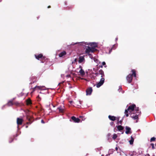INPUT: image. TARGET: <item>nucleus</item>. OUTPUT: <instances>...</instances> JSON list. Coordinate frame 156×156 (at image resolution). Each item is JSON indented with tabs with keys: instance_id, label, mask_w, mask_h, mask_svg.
<instances>
[{
	"instance_id": "obj_1",
	"label": "nucleus",
	"mask_w": 156,
	"mask_h": 156,
	"mask_svg": "<svg viewBox=\"0 0 156 156\" xmlns=\"http://www.w3.org/2000/svg\"><path fill=\"white\" fill-rule=\"evenodd\" d=\"M98 73L101 75V77L100 81L97 83L96 85V87H99L103 84L105 81V78L103 77L105 76V74L104 71L102 69H100L98 71Z\"/></svg>"
},
{
	"instance_id": "obj_2",
	"label": "nucleus",
	"mask_w": 156,
	"mask_h": 156,
	"mask_svg": "<svg viewBox=\"0 0 156 156\" xmlns=\"http://www.w3.org/2000/svg\"><path fill=\"white\" fill-rule=\"evenodd\" d=\"M131 72L132 73V74H129L126 77V80L129 83H130L132 82L133 76L135 77H136L135 70L133 69L132 70Z\"/></svg>"
},
{
	"instance_id": "obj_3",
	"label": "nucleus",
	"mask_w": 156,
	"mask_h": 156,
	"mask_svg": "<svg viewBox=\"0 0 156 156\" xmlns=\"http://www.w3.org/2000/svg\"><path fill=\"white\" fill-rule=\"evenodd\" d=\"M30 112L29 110L26 112V119L29 122H27V124L28 125L30 124L33 121V119L32 116L30 115Z\"/></svg>"
},
{
	"instance_id": "obj_4",
	"label": "nucleus",
	"mask_w": 156,
	"mask_h": 156,
	"mask_svg": "<svg viewBox=\"0 0 156 156\" xmlns=\"http://www.w3.org/2000/svg\"><path fill=\"white\" fill-rule=\"evenodd\" d=\"M97 50L94 48H91L89 46H87L85 49V52L86 53L88 54V55H90V53H93L97 51Z\"/></svg>"
},
{
	"instance_id": "obj_5",
	"label": "nucleus",
	"mask_w": 156,
	"mask_h": 156,
	"mask_svg": "<svg viewBox=\"0 0 156 156\" xmlns=\"http://www.w3.org/2000/svg\"><path fill=\"white\" fill-rule=\"evenodd\" d=\"M34 56L38 60H41L42 62H44L43 60L45 59V57L43 56V55L42 54L35 55Z\"/></svg>"
},
{
	"instance_id": "obj_6",
	"label": "nucleus",
	"mask_w": 156,
	"mask_h": 156,
	"mask_svg": "<svg viewBox=\"0 0 156 156\" xmlns=\"http://www.w3.org/2000/svg\"><path fill=\"white\" fill-rule=\"evenodd\" d=\"M136 105L135 104H133L131 105H130L127 109H126V112H127V110L130 112L133 111Z\"/></svg>"
},
{
	"instance_id": "obj_7",
	"label": "nucleus",
	"mask_w": 156,
	"mask_h": 156,
	"mask_svg": "<svg viewBox=\"0 0 156 156\" xmlns=\"http://www.w3.org/2000/svg\"><path fill=\"white\" fill-rule=\"evenodd\" d=\"M141 113V112L140 111L139 112H137V114H136L135 116H130L133 119L136 120V122H138V115H140Z\"/></svg>"
},
{
	"instance_id": "obj_8",
	"label": "nucleus",
	"mask_w": 156,
	"mask_h": 156,
	"mask_svg": "<svg viewBox=\"0 0 156 156\" xmlns=\"http://www.w3.org/2000/svg\"><path fill=\"white\" fill-rule=\"evenodd\" d=\"M85 44L86 45H89L90 46H92V48H94L98 47V45L97 43L94 42L90 43H85Z\"/></svg>"
},
{
	"instance_id": "obj_9",
	"label": "nucleus",
	"mask_w": 156,
	"mask_h": 156,
	"mask_svg": "<svg viewBox=\"0 0 156 156\" xmlns=\"http://www.w3.org/2000/svg\"><path fill=\"white\" fill-rule=\"evenodd\" d=\"M71 119L74 122L76 123L79 122L80 120L79 118H76L74 116H72L71 118Z\"/></svg>"
},
{
	"instance_id": "obj_10",
	"label": "nucleus",
	"mask_w": 156,
	"mask_h": 156,
	"mask_svg": "<svg viewBox=\"0 0 156 156\" xmlns=\"http://www.w3.org/2000/svg\"><path fill=\"white\" fill-rule=\"evenodd\" d=\"M92 91L93 90L91 87L88 88L86 90V95H90L91 94Z\"/></svg>"
},
{
	"instance_id": "obj_11",
	"label": "nucleus",
	"mask_w": 156,
	"mask_h": 156,
	"mask_svg": "<svg viewBox=\"0 0 156 156\" xmlns=\"http://www.w3.org/2000/svg\"><path fill=\"white\" fill-rule=\"evenodd\" d=\"M23 120L22 118H17V124L18 126L21 125L22 124Z\"/></svg>"
},
{
	"instance_id": "obj_12",
	"label": "nucleus",
	"mask_w": 156,
	"mask_h": 156,
	"mask_svg": "<svg viewBox=\"0 0 156 156\" xmlns=\"http://www.w3.org/2000/svg\"><path fill=\"white\" fill-rule=\"evenodd\" d=\"M60 112L63 113L64 112V106L63 105L60 106L57 108Z\"/></svg>"
},
{
	"instance_id": "obj_13",
	"label": "nucleus",
	"mask_w": 156,
	"mask_h": 156,
	"mask_svg": "<svg viewBox=\"0 0 156 156\" xmlns=\"http://www.w3.org/2000/svg\"><path fill=\"white\" fill-rule=\"evenodd\" d=\"M125 128L126 129L125 133L126 134H128L131 133V129L128 126H126Z\"/></svg>"
},
{
	"instance_id": "obj_14",
	"label": "nucleus",
	"mask_w": 156,
	"mask_h": 156,
	"mask_svg": "<svg viewBox=\"0 0 156 156\" xmlns=\"http://www.w3.org/2000/svg\"><path fill=\"white\" fill-rule=\"evenodd\" d=\"M84 60L85 58L84 56H80L79 58V60L78 61L79 63H81Z\"/></svg>"
},
{
	"instance_id": "obj_15",
	"label": "nucleus",
	"mask_w": 156,
	"mask_h": 156,
	"mask_svg": "<svg viewBox=\"0 0 156 156\" xmlns=\"http://www.w3.org/2000/svg\"><path fill=\"white\" fill-rule=\"evenodd\" d=\"M80 68H81L80 70L79 71V73H80L81 75L84 76L85 74L84 71L82 69V66H80Z\"/></svg>"
},
{
	"instance_id": "obj_16",
	"label": "nucleus",
	"mask_w": 156,
	"mask_h": 156,
	"mask_svg": "<svg viewBox=\"0 0 156 156\" xmlns=\"http://www.w3.org/2000/svg\"><path fill=\"white\" fill-rule=\"evenodd\" d=\"M108 117L110 120L112 121H114L116 120V117L114 116L109 115Z\"/></svg>"
},
{
	"instance_id": "obj_17",
	"label": "nucleus",
	"mask_w": 156,
	"mask_h": 156,
	"mask_svg": "<svg viewBox=\"0 0 156 156\" xmlns=\"http://www.w3.org/2000/svg\"><path fill=\"white\" fill-rule=\"evenodd\" d=\"M26 104L27 105H30L32 104L30 98H29L26 100Z\"/></svg>"
},
{
	"instance_id": "obj_18",
	"label": "nucleus",
	"mask_w": 156,
	"mask_h": 156,
	"mask_svg": "<svg viewBox=\"0 0 156 156\" xmlns=\"http://www.w3.org/2000/svg\"><path fill=\"white\" fill-rule=\"evenodd\" d=\"M66 54V52L65 51H63L61 52L59 55V57H62L63 56L65 55Z\"/></svg>"
},
{
	"instance_id": "obj_19",
	"label": "nucleus",
	"mask_w": 156,
	"mask_h": 156,
	"mask_svg": "<svg viewBox=\"0 0 156 156\" xmlns=\"http://www.w3.org/2000/svg\"><path fill=\"white\" fill-rule=\"evenodd\" d=\"M116 126L117 127V129L119 131H121L124 128V127L121 125H119Z\"/></svg>"
},
{
	"instance_id": "obj_20",
	"label": "nucleus",
	"mask_w": 156,
	"mask_h": 156,
	"mask_svg": "<svg viewBox=\"0 0 156 156\" xmlns=\"http://www.w3.org/2000/svg\"><path fill=\"white\" fill-rule=\"evenodd\" d=\"M7 105L9 106H11L13 105V100L9 101L7 103Z\"/></svg>"
},
{
	"instance_id": "obj_21",
	"label": "nucleus",
	"mask_w": 156,
	"mask_h": 156,
	"mask_svg": "<svg viewBox=\"0 0 156 156\" xmlns=\"http://www.w3.org/2000/svg\"><path fill=\"white\" fill-rule=\"evenodd\" d=\"M134 140V139L133 138V137L132 136H131V140H129V142L130 144H133V142Z\"/></svg>"
},
{
	"instance_id": "obj_22",
	"label": "nucleus",
	"mask_w": 156,
	"mask_h": 156,
	"mask_svg": "<svg viewBox=\"0 0 156 156\" xmlns=\"http://www.w3.org/2000/svg\"><path fill=\"white\" fill-rule=\"evenodd\" d=\"M37 88L41 90L42 89V87L39 86H36L33 89V91H34Z\"/></svg>"
},
{
	"instance_id": "obj_23",
	"label": "nucleus",
	"mask_w": 156,
	"mask_h": 156,
	"mask_svg": "<svg viewBox=\"0 0 156 156\" xmlns=\"http://www.w3.org/2000/svg\"><path fill=\"white\" fill-rule=\"evenodd\" d=\"M117 136H117V134H116L114 133L113 135V136L112 138L113 139L115 140L117 138Z\"/></svg>"
},
{
	"instance_id": "obj_24",
	"label": "nucleus",
	"mask_w": 156,
	"mask_h": 156,
	"mask_svg": "<svg viewBox=\"0 0 156 156\" xmlns=\"http://www.w3.org/2000/svg\"><path fill=\"white\" fill-rule=\"evenodd\" d=\"M15 105L16 106H17L19 105V103L17 101H13V105Z\"/></svg>"
},
{
	"instance_id": "obj_25",
	"label": "nucleus",
	"mask_w": 156,
	"mask_h": 156,
	"mask_svg": "<svg viewBox=\"0 0 156 156\" xmlns=\"http://www.w3.org/2000/svg\"><path fill=\"white\" fill-rule=\"evenodd\" d=\"M156 140V138L155 137H153L151 138L150 139V142H151L152 141H155Z\"/></svg>"
},
{
	"instance_id": "obj_26",
	"label": "nucleus",
	"mask_w": 156,
	"mask_h": 156,
	"mask_svg": "<svg viewBox=\"0 0 156 156\" xmlns=\"http://www.w3.org/2000/svg\"><path fill=\"white\" fill-rule=\"evenodd\" d=\"M79 118H80L81 119H82V121L84 120L85 119V118L84 116H79Z\"/></svg>"
},
{
	"instance_id": "obj_27",
	"label": "nucleus",
	"mask_w": 156,
	"mask_h": 156,
	"mask_svg": "<svg viewBox=\"0 0 156 156\" xmlns=\"http://www.w3.org/2000/svg\"><path fill=\"white\" fill-rule=\"evenodd\" d=\"M135 111L137 113L138 112H139H139V108L138 107H135Z\"/></svg>"
},
{
	"instance_id": "obj_28",
	"label": "nucleus",
	"mask_w": 156,
	"mask_h": 156,
	"mask_svg": "<svg viewBox=\"0 0 156 156\" xmlns=\"http://www.w3.org/2000/svg\"><path fill=\"white\" fill-rule=\"evenodd\" d=\"M151 145L152 146V149H155V147L154 146V144L153 143H151Z\"/></svg>"
},
{
	"instance_id": "obj_29",
	"label": "nucleus",
	"mask_w": 156,
	"mask_h": 156,
	"mask_svg": "<svg viewBox=\"0 0 156 156\" xmlns=\"http://www.w3.org/2000/svg\"><path fill=\"white\" fill-rule=\"evenodd\" d=\"M128 111L127 110V112H126V110H125V114H126V117H128L129 116V114L128 113Z\"/></svg>"
},
{
	"instance_id": "obj_30",
	"label": "nucleus",
	"mask_w": 156,
	"mask_h": 156,
	"mask_svg": "<svg viewBox=\"0 0 156 156\" xmlns=\"http://www.w3.org/2000/svg\"><path fill=\"white\" fill-rule=\"evenodd\" d=\"M122 120H120L119 121H118L117 123L118 124L119 123L120 124L122 125Z\"/></svg>"
},
{
	"instance_id": "obj_31",
	"label": "nucleus",
	"mask_w": 156,
	"mask_h": 156,
	"mask_svg": "<svg viewBox=\"0 0 156 156\" xmlns=\"http://www.w3.org/2000/svg\"><path fill=\"white\" fill-rule=\"evenodd\" d=\"M110 125L112 126H114L115 124H114V122H111L110 123Z\"/></svg>"
},
{
	"instance_id": "obj_32",
	"label": "nucleus",
	"mask_w": 156,
	"mask_h": 156,
	"mask_svg": "<svg viewBox=\"0 0 156 156\" xmlns=\"http://www.w3.org/2000/svg\"><path fill=\"white\" fill-rule=\"evenodd\" d=\"M77 62V59L76 58L75 59L74 61L72 62V63H74L75 62Z\"/></svg>"
},
{
	"instance_id": "obj_33",
	"label": "nucleus",
	"mask_w": 156,
	"mask_h": 156,
	"mask_svg": "<svg viewBox=\"0 0 156 156\" xmlns=\"http://www.w3.org/2000/svg\"><path fill=\"white\" fill-rule=\"evenodd\" d=\"M95 74L96 76H98L99 75V74L98 73V72L96 73H95Z\"/></svg>"
},
{
	"instance_id": "obj_34",
	"label": "nucleus",
	"mask_w": 156,
	"mask_h": 156,
	"mask_svg": "<svg viewBox=\"0 0 156 156\" xmlns=\"http://www.w3.org/2000/svg\"><path fill=\"white\" fill-rule=\"evenodd\" d=\"M102 64L103 66L105 65L106 64L105 62H102Z\"/></svg>"
},
{
	"instance_id": "obj_35",
	"label": "nucleus",
	"mask_w": 156,
	"mask_h": 156,
	"mask_svg": "<svg viewBox=\"0 0 156 156\" xmlns=\"http://www.w3.org/2000/svg\"><path fill=\"white\" fill-rule=\"evenodd\" d=\"M119 117H116V119L118 121H119Z\"/></svg>"
},
{
	"instance_id": "obj_36",
	"label": "nucleus",
	"mask_w": 156,
	"mask_h": 156,
	"mask_svg": "<svg viewBox=\"0 0 156 156\" xmlns=\"http://www.w3.org/2000/svg\"><path fill=\"white\" fill-rule=\"evenodd\" d=\"M113 48V47L112 48H111V49L109 50V53H110L112 51V50Z\"/></svg>"
},
{
	"instance_id": "obj_37",
	"label": "nucleus",
	"mask_w": 156,
	"mask_h": 156,
	"mask_svg": "<svg viewBox=\"0 0 156 156\" xmlns=\"http://www.w3.org/2000/svg\"><path fill=\"white\" fill-rule=\"evenodd\" d=\"M41 122L43 123H44V121L43 120H41Z\"/></svg>"
},
{
	"instance_id": "obj_38",
	"label": "nucleus",
	"mask_w": 156,
	"mask_h": 156,
	"mask_svg": "<svg viewBox=\"0 0 156 156\" xmlns=\"http://www.w3.org/2000/svg\"><path fill=\"white\" fill-rule=\"evenodd\" d=\"M115 150L116 151H117L118 150V148L117 147H116L115 148Z\"/></svg>"
},
{
	"instance_id": "obj_39",
	"label": "nucleus",
	"mask_w": 156,
	"mask_h": 156,
	"mask_svg": "<svg viewBox=\"0 0 156 156\" xmlns=\"http://www.w3.org/2000/svg\"><path fill=\"white\" fill-rule=\"evenodd\" d=\"M99 67H101V68H102L103 67V66H102V65H101V66H100H100H99Z\"/></svg>"
},
{
	"instance_id": "obj_40",
	"label": "nucleus",
	"mask_w": 156,
	"mask_h": 156,
	"mask_svg": "<svg viewBox=\"0 0 156 156\" xmlns=\"http://www.w3.org/2000/svg\"><path fill=\"white\" fill-rule=\"evenodd\" d=\"M11 139V141H9V142L10 143L12 142V141L13 140V139Z\"/></svg>"
},
{
	"instance_id": "obj_41",
	"label": "nucleus",
	"mask_w": 156,
	"mask_h": 156,
	"mask_svg": "<svg viewBox=\"0 0 156 156\" xmlns=\"http://www.w3.org/2000/svg\"><path fill=\"white\" fill-rule=\"evenodd\" d=\"M51 6H50V5H49V6H48V8H51Z\"/></svg>"
},
{
	"instance_id": "obj_42",
	"label": "nucleus",
	"mask_w": 156,
	"mask_h": 156,
	"mask_svg": "<svg viewBox=\"0 0 156 156\" xmlns=\"http://www.w3.org/2000/svg\"><path fill=\"white\" fill-rule=\"evenodd\" d=\"M118 40V37H116L115 38V40L117 41Z\"/></svg>"
},
{
	"instance_id": "obj_43",
	"label": "nucleus",
	"mask_w": 156,
	"mask_h": 156,
	"mask_svg": "<svg viewBox=\"0 0 156 156\" xmlns=\"http://www.w3.org/2000/svg\"><path fill=\"white\" fill-rule=\"evenodd\" d=\"M110 135H111V134L110 133H108V136H110Z\"/></svg>"
},
{
	"instance_id": "obj_44",
	"label": "nucleus",
	"mask_w": 156,
	"mask_h": 156,
	"mask_svg": "<svg viewBox=\"0 0 156 156\" xmlns=\"http://www.w3.org/2000/svg\"><path fill=\"white\" fill-rule=\"evenodd\" d=\"M28 126H26V128H28Z\"/></svg>"
},
{
	"instance_id": "obj_45",
	"label": "nucleus",
	"mask_w": 156,
	"mask_h": 156,
	"mask_svg": "<svg viewBox=\"0 0 156 156\" xmlns=\"http://www.w3.org/2000/svg\"><path fill=\"white\" fill-rule=\"evenodd\" d=\"M37 98H39V95H38V96H37Z\"/></svg>"
}]
</instances>
